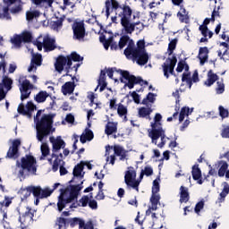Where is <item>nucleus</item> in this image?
Segmentation results:
<instances>
[{
  "instance_id": "nucleus-29",
  "label": "nucleus",
  "mask_w": 229,
  "mask_h": 229,
  "mask_svg": "<svg viewBox=\"0 0 229 229\" xmlns=\"http://www.w3.org/2000/svg\"><path fill=\"white\" fill-rule=\"evenodd\" d=\"M106 135H114V133H117V123L114 122H107L105 128Z\"/></svg>"
},
{
  "instance_id": "nucleus-14",
  "label": "nucleus",
  "mask_w": 229,
  "mask_h": 229,
  "mask_svg": "<svg viewBox=\"0 0 229 229\" xmlns=\"http://www.w3.org/2000/svg\"><path fill=\"white\" fill-rule=\"evenodd\" d=\"M110 149H114V155L116 157H120V160H126V157H128V150L124 149V148L120 145L106 146V155H110Z\"/></svg>"
},
{
  "instance_id": "nucleus-24",
  "label": "nucleus",
  "mask_w": 229,
  "mask_h": 229,
  "mask_svg": "<svg viewBox=\"0 0 229 229\" xmlns=\"http://www.w3.org/2000/svg\"><path fill=\"white\" fill-rule=\"evenodd\" d=\"M74 89H76L74 81H67L62 86L61 90L64 96H67V94H72Z\"/></svg>"
},
{
  "instance_id": "nucleus-10",
  "label": "nucleus",
  "mask_w": 229,
  "mask_h": 229,
  "mask_svg": "<svg viewBox=\"0 0 229 229\" xmlns=\"http://www.w3.org/2000/svg\"><path fill=\"white\" fill-rule=\"evenodd\" d=\"M177 62L178 59L176 58V55L168 57L165 60V63H164L162 65L165 78L169 79V74H172V76H176V73H174V67H176Z\"/></svg>"
},
{
  "instance_id": "nucleus-32",
  "label": "nucleus",
  "mask_w": 229,
  "mask_h": 229,
  "mask_svg": "<svg viewBox=\"0 0 229 229\" xmlns=\"http://www.w3.org/2000/svg\"><path fill=\"white\" fill-rule=\"evenodd\" d=\"M116 109H117V114L119 117H124L123 121H128V117L126 116L128 115V107H126L122 103H119L118 107Z\"/></svg>"
},
{
  "instance_id": "nucleus-19",
  "label": "nucleus",
  "mask_w": 229,
  "mask_h": 229,
  "mask_svg": "<svg viewBox=\"0 0 229 229\" xmlns=\"http://www.w3.org/2000/svg\"><path fill=\"white\" fill-rule=\"evenodd\" d=\"M51 157L55 158L52 164V171L53 173H56L58 171L60 165L64 164V154L58 152H52Z\"/></svg>"
},
{
  "instance_id": "nucleus-11",
  "label": "nucleus",
  "mask_w": 229,
  "mask_h": 229,
  "mask_svg": "<svg viewBox=\"0 0 229 229\" xmlns=\"http://www.w3.org/2000/svg\"><path fill=\"white\" fill-rule=\"evenodd\" d=\"M65 67V68H64ZM55 69L57 72H62L64 71V69H65V76H70L72 77V74H69L71 69V66H69V59L67 57V55H59L55 63Z\"/></svg>"
},
{
  "instance_id": "nucleus-62",
  "label": "nucleus",
  "mask_w": 229,
  "mask_h": 229,
  "mask_svg": "<svg viewBox=\"0 0 229 229\" xmlns=\"http://www.w3.org/2000/svg\"><path fill=\"white\" fill-rule=\"evenodd\" d=\"M0 71L3 75H6V60L0 61Z\"/></svg>"
},
{
  "instance_id": "nucleus-39",
  "label": "nucleus",
  "mask_w": 229,
  "mask_h": 229,
  "mask_svg": "<svg viewBox=\"0 0 229 229\" xmlns=\"http://www.w3.org/2000/svg\"><path fill=\"white\" fill-rule=\"evenodd\" d=\"M20 37H21V41L24 42V44H30V42L33 40V36L30 31H23L20 34Z\"/></svg>"
},
{
  "instance_id": "nucleus-1",
  "label": "nucleus",
  "mask_w": 229,
  "mask_h": 229,
  "mask_svg": "<svg viewBox=\"0 0 229 229\" xmlns=\"http://www.w3.org/2000/svg\"><path fill=\"white\" fill-rule=\"evenodd\" d=\"M106 15L110 17V13L115 15L111 17L114 24H119L117 19H120V24L123 28L125 33L131 35L135 31V27L140 24V21L131 22V15H133V9L127 2L121 4L119 0H106L105 3Z\"/></svg>"
},
{
  "instance_id": "nucleus-57",
  "label": "nucleus",
  "mask_w": 229,
  "mask_h": 229,
  "mask_svg": "<svg viewBox=\"0 0 229 229\" xmlns=\"http://www.w3.org/2000/svg\"><path fill=\"white\" fill-rule=\"evenodd\" d=\"M59 173L61 176H65L69 171H67V168H65V162H63V164L59 166Z\"/></svg>"
},
{
  "instance_id": "nucleus-17",
  "label": "nucleus",
  "mask_w": 229,
  "mask_h": 229,
  "mask_svg": "<svg viewBox=\"0 0 229 229\" xmlns=\"http://www.w3.org/2000/svg\"><path fill=\"white\" fill-rule=\"evenodd\" d=\"M30 191L34 198H49L53 194V191L49 189H42L40 186H30Z\"/></svg>"
},
{
  "instance_id": "nucleus-5",
  "label": "nucleus",
  "mask_w": 229,
  "mask_h": 229,
  "mask_svg": "<svg viewBox=\"0 0 229 229\" xmlns=\"http://www.w3.org/2000/svg\"><path fill=\"white\" fill-rule=\"evenodd\" d=\"M106 74H107L110 80H114V72H118L120 74V81L121 83H124V88L128 87L130 90L135 87L136 83H140V78H135V75L131 74L126 70L117 69L116 67L112 68H105Z\"/></svg>"
},
{
  "instance_id": "nucleus-60",
  "label": "nucleus",
  "mask_w": 229,
  "mask_h": 229,
  "mask_svg": "<svg viewBox=\"0 0 229 229\" xmlns=\"http://www.w3.org/2000/svg\"><path fill=\"white\" fill-rule=\"evenodd\" d=\"M145 176H151L153 174V168L151 166H145L144 170H141Z\"/></svg>"
},
{
  "instance_id": "nucleus-35",
  "label": "nucleus",
  "mask_w": 229,
  "mask_h": 229,
  "mask_svg": "<svg viewBox=\"0 0 229 229\" xmlns=\"http://www.w3.org/2000/svg\"><path fill=\"white\" fill-rule=\"evenodd\" d=\"M31 196V186L20 190V197L21 201H26Z\"/></svg>"
},
{
  "instance_id": "nucleus-45",
  "label": "nucleus",
  "mask_w": 229,
  "mask_h": 229,
  "mask_svg": "<svg viewBox=\"0 0 229 229\" xmlns=\"http://www.w3.org/2000/svg\"><path fill=\"white\" fill-rule=\"evenodd\" d=\"M160 178L155 179L152 185V194H158L160 192Z\"/></svg>"
},
{
  "instance_id": "nucleus-22",
  "label": "nucleus",
  "mask_w": 229,
  "mask_h": 229,
  "mask_svg": "<svg viewBox=\"0 0 229 229\" xmlns=\"http://www.w3.org/2000/svg\"><path fill=\"white\" fill-rule=\"evenodd\" d=\"M208 47H199L198 58L200 60V65H205L206 62H208Z\"/></svg>"
},
{
  "instance_id": "nucleus-8",
  "label": "nucleus",
  "mask_w": 229,
  "mask_h": 229,
  "mask_svg": "<svg viewBox=\"0 0 229 229\" xmlns=\"http://www.w3.org/2000/svg\"><path fill=\"white\" fill-rule=\"evenodd\" d=\"M148 137L151 139L152 144L157 146V148H164L165 146V130L162 127L150 130Z\"/></svg>"
},
{
  "instance_id": "nucleus-52",
  "label": "nucleus",
  "mask_w": 229,
  "mask_h": 229,
  "mask_svg": "<svg viewBox=\"0 0 229 229\" xmlns=\"http://www.w3.org/2000/svg\"><path fill=\"white\" fill-rule=\"evenodd\" d=\"M203 208H205V200H200L195 206V214H199Z\"/></svg>"
},
{
  "instance_id": "nucleus-21",
  "label": "nucleus",
  "mask_w": 229,
  "mask_h": 229,
  "mask_svg": "<svg viewBox=\"0 0 229 229\" xmlns=\"http://www.w3.org/2000/svg\"><path fill=\"white\" fill-rule=\"evenodd\" d=\"M42 65V55L36 54L32 55L30 64L28 68V72H31L33 71H37V67H40Z\"/></svg>"
},
{
  "instance_id": "nucleus-59",
  "label": "nucleus",
  "mask_w": 229,
  "mask_h": 229,
  "mask_svg": "<svg viewBox=\"0 0 229 229\" xmlns=\"http://www.w3.org/2000/svg\"><path fill=\"white\" fill-rule=\"evenodd\" d=\"M113 38H114V36H111L107 38L106 42L102 43L106 51H108L109 47H111Z\"/></svg>"
},
{
  "instance_id": "nucleus-25",
  "label": "nucleus",
  "mask_w": 229,
  "mask_h": 229,
  "mask_svg": "<svg viewBox=\"0 0 229 229\" xmlns=\"http://www.w3.org/2000/svg\"><path fill=\"white\" fill-rule=\"evenodd\" d=\"M12 85H13V80H12V78L8 77L7 75H3L2 82H0V88L5 89L7 92H10Z\"/></svg>"
},
{
  "instance_id": "nucleus-2",
  "label": "nucleus",
  "mask_w": 229,
  "mask_h": 229,
  "mask_svg": "<svg viewBox=\"0 0 229 229\" xmlns=\"http://www.w3.org/2000/svg\"><path fill=\"white\" fill-rule=\"evenodd\" d=\"M118 47L119 49L126 47L123 55L128 60L136 62L138 65H146L149 62V55L146 51V41L144 39L138 40L135 47V41L131 39L130 36L124 35L120 38Z\"/></svg>"
},
{
  "instance_id": "nucleus-49",
  "label": "nucleus",
  "mask_w": 229,
  "mask_h": 229,
  "mask_svg": "<svg viewBox=\"0 0 229 229\" xmlns=\"http://www.w3.org/2000/svg\"><path fill=\"white\" fill-rule=\"evenodd\" d=\"M12 205V198L5 196L3 201H0V210H3V208L5 207L8 208Z\"/></svg>"
},
{
  "instance_id": "nucleus-55",
  "label": "nucleus",
  "mask_w": 229,
  "mask_h": 229,
  "mask_svg": "<svg viewBox=\"0 0 229 229\" xmlns=\"http://www.w3.org/2000/svg\"><path fill=\"white\" fill-rule=\"evenodd\" d=\"M216 85V94H223V92H225V83H223V81H217Z\"/></svg>"
},
{
  "instance_id": "nucleus-38",
  "label": "nucleus",
  "mask_w": 229,
  "mask_h": 229,
  "mask_svg": "<svg viewBox=\"0 0 229 229\" xmlns=\"http://www.w3.org/2000/svg\"><path fill=\"white\" fill-rule=\"evenodd\" d=\"M85 167V161H81V164H78L73 168V176L79 177L81 176V173Z\"/></svg>"
},
{
  "instance_id": "nucleus-56",
  "label": "nucleus",
  "mask_w": 229,
  "mask_h": 229,
  "mask_svg": "<svg viewBox=\"0 0 229 229\" xmlns=\"http://www.w3.org/2000/svg\"><path fill=\"white\" fill-rule=\"evenodd\" d=\"M118 106L119 105H117V98L110 99V101H109V108H110V110H117Z\"/></svg>"
},
{
  "instance_id": "nucleus-58",
  "label": "nucleus",
  "mask_w": 229,
  "mask_h": 229,
  "mask_svg": "<svg viewBox=\"0 0 229 229\" xmlns=\"http://www.w3.org/2000/svg\"><path fill=\"white\" fill-rule=\"evenodd\" d=\"M222 139H229V126H225L221 131Z\"/></svg>"
},
{
  "instance_id": "nucleus-40",
  "label": "nucleus",
  "mask_w": 229,
  "mask_h": 229,
  "mask_svg": "<svg viewBox=\"0 0 229 229\" xmlns=\"http://www.w3.org/2000/svg\"><path fill=\"white\" fill-rule=\"evenodd\" d=\"M160 202V195L157 193H152L150 197V203L152 205V210H157V205Z\"/></svg>"
},
{
  "instance_id": "nucleus-61",
  "label": "nucleus",
  "mask_w": 229,
  "mask_h": 229,
  "mask_svg": "<svg viewBox=\"0 0 229 229\" xmlns=\"http://www.w3.org/2000/svg\"><path fill=\"white\" fill-rule=\"evenodd\" d=\"M184 67H185V61H183V60L179 61V63L177 64L176 72H182Z\"/></svg>"
},
{
  "instance_id": "nucleus-26",
  "label": "nucleus",
  "mask_w": 229,
  "mask_h": 229,
  "mask_svg": "<svg viewBox=\"0 0 229 229\" xmlns=\"http://www.w3.org/2000/svg\"><path fill=\"white\" fill-rule=\"evenodd\" d=\"M191 199V195L189 194V188L185 186L180 187V203H187Z\"/></svg>"
},
{
  "instance_id": "nucleus-31",
  "label": "nucleus",
  "mask_w": 229,
  "mask_h": 229,
  "mask_svg": "<svg viewBox=\"0 0 229 229\" xmlns=\"http://www.w3.org/2000/svg\"><path fill=\"white\" fill-rule=\"evenodd\" d=\"M64 21H65V15L61 16L55 21H53L51 24L52 30H54V31H59L60 30H62L64 26Z\"/></svg>"
},
{
  "instance_id": "nucleus-50",
  "label": "nucleus",
  "mask_w": 229,
  "mask_h": 229,
  "mask_svg": "<svg viewBox=\"0 0 229 229\" xmlns=\"http://www.w3.org/2000/svg\"><path fill=\"white\" fill-rule=\"evenodd\" d=\"M36 6H40L42 3H47L48 6H53V3H55V0H31Z\"/></svg>"
},
{
  "instance_id": "nucleus-42",
  "label": "nucleus",
  "mask_w": 229,
  "mask_h": 229,
  "mask_svg": "<svg viewBox=\"0 0 229 229\" xmlns=\"http://www.w3.org/2000/svg\"><path fill=\"white\" fill-rule=\"evenodd\" d=\"M11 42L15 46V47H21L22 46V38L21 35L15 34L13 38H11Z\"/></svg>"
},
{
  "instance_id": "nucleus-46",
  "label": "nucleus",
  "mask_w": 229,
  "mask_h": 229,
  "mask_svg": "<svg viewBox=\"0 0 229 229\" xmlns=\"http://www.w3.org/2000/svg\"><path fill=\"white\" fill-rule=\"evenodd\" d=\"M218 113L221 119H227L229 117V111L228 109L225 108L223 106H218Z\"/></svg>"
},
{
  "instance_id": "nucleus-18",
  "label": "nucleus",
  "mask_w": 229,
  "mask_h": 229,
  "mask_svg": "<svg viewBox=\"0 0 229 229\" xmlns=\"http://www.w3.org/2000/svg\"><path fill=\"white\" fill-rule=\"evenodd\" d=\"M21 147V140L17 139L13 141L12 147L9 148L6 157L19 158V148Z\"/></svg>"
},
{
  "instance_id": "nucleus-3",
  "label": "nucleus",
  "mask_w": 229,
  "mask_h": 229,
  "mask_svg": "<svg viewBox=\"0 0 229 229\" xmlns=\"http://www.w3.org/2000/svg\"><path fill=\"white\" fill-rule=\"evenodd\" d=\"M44 110H38L34 116L36 123L37 139L39 142H43L46 137H48L53 128V119L55 114H42ZM40 115H42L40 117Z\"/></svg>"
},
{
  "instance_id": "nucleus-16",
  "label": "nucleus",
  "mask_w": 229,
  "mask_h": 229,
  "mask_svg": "<svg viewBox=\"0 0 229 229\" xmlns=\"http://www.w3.org/2000/svg\"><path fill=\"white\" fill-rule=\"evenodd\" d=\"M49 141L52 144V153H61L60 149H64L67 146L62 136H57L56 138L52 136L49 138Z\"/></svg>"
},
{
  "instance_id": "nucleus-37",
  "label": "nucleus",
  "mask_w": 229,
  "mask_h": 229,
  "mask_svg": "<svg viewBox=\"0 0 229 229\" xmlns=\"http://www.w3.org/2000/svg\"><path fill=\"white\" fill-rule=\"evenodd\" d=\"M154 121L155 123H151V130H158V128H162V123H160V121H162V114L157 113Z\"/></svg>"
},
{
  "instance_id": "nucleus-51",
  "label": "nucleus",
  "mask_w": 229,
  "mask_h": 229,
  "mask_svg": "<svg viewBox=\"0 0 229 229\" xmlns=\"http://www.w3.org/2000/svg\"><path fill=\"white\" fill-rule=\"evenodd\" d=\"M137 92H140V89H137L136 91H132L131 93V96L134 103H136V105H139L140 103V96Z\"/></svg>"
},
{
  "instance_id": "nucleus-13",
  "label": "nucleus",
  "mask_w": 229,
  "mask_h": 229,
  "mask_svg": "<svg viewBox=\"0 0 229 229\" xmlns=\"http://www.w3.org/2000/svg\"><path fill=\"white\" fill-rule=\"evenodd\" d=\"M35 110H37V106H35L31 101L27 102L26 106L21 103L17 108L18 114H21V115H26L29 119L33 117V112H35Z\"/></svg>"
},
{
  "instance_id": "nucleus-12",
  "label": "nucleus",
  "mask_w": 229,
  "mask_h": 229,
  "mask_svg": "<svg viewBox=\"0 0 229 229\" xmlns=\"http://www.w3.org/2000/svg\"><path fill=\"white\" fill-rule=\"evenodd\" d=\"M33 217H35L33 209H31V208L30 207H27L26 211L19 216V221L21 222V228L26 229V226H30V225L33 223Z\"/></svg>"
},
{
  "instance_id": "nucleus-53",
  "label": "nucleus",
  "mask_w": 229,
  "mask_h": 229,
  "mask_svg": "<svg viewBox=\"0 0 229 229\" xmlns=\"http://www.w3.org/2000/svg\"><path fill=\"white\" fill-rule=\"evenodd\" d=\"M0 19H12V16H10V8L8 6L4 7V13H0Z\"/></svg>"
},
{
  "instance_id": "nucleus-64",
  "label": "nucleus",
  "mask_w": 229,
  "mask_h": 229,
  "mask_svg": "<svg viewBox=\"0 0 229 229\" xmlns=\"http://www.w3.org/2000/svg\"><path fill=\"white\" fill-rule=\"evenodd\" d=\"M192 110L194 108H189L188 106L182 107L181 113L183 114L184 115H189L190 114H192Z\"/></svg>"
},
{
  "instance_id": "nucleus-27",
  "label": "nucleus",
  "mask_w": 229,
  "mask_h": 229,
  "mask_svg": "<svg viewBox=\"0 0 229 229\" xmlns=\"http://www.w3.org/2000/svg\"><path fill=\"white\" fill-rule=\"evenodd\" d=\"M153 113V109L151 107H140L138 111V115L141 119H149L151 120V114Z\"/></svg>"
},
{
  "instance_id": "nucleus-33",
  "label": "nucleus",
  "mask_w": 229,
  "mask_h": 229,
  "mask_svg": "<svg viewBox=\"0 0 229 229\" xmlns=\"http://www.w3.org/2000/svg\"><path fill=\"white\" fill-rule=\"evenodd\" d=\"M48 98L49 93H47V91L41 90L34 97V100L36 103H45L46 99Z\"/></svg>"
},
{
  "instance_id": "nucleus-6",
  "label": "nucleus",
  "mask_w": 229,
  "mask_h": 229,
  "mask_svg": "<svg viewBox=\"0 0 229 229\" xmlns=\"http://www.w3.org/2000/svg\"><path fill=\"white\" fill-rule=\"evenodd\" d=\"M35 164H37V159L31 155H26L25 157H21V162L17 161L16 163L17 167L21 168L19 171V176H21V178H26L25 171H27V173L36 174L37 166Z\"/></svg>"
},
{
  "instance_id": "nucleus-9",
  "label": "nucleus",
  "mask_w": 229,
  "mask_h": 229,
  "mask_svg": "<svg viewBox=\"0 0 229 229\" xmlns=\"http://www.w3.org/2000/svg\"><path fill=\"white\" fill-rule=\"evenodd\" d=\"M72 30L73 31L74 40H84L85 36L87 35V30H85V21H73Z\"/></svg>"
},
{
  "instance_id": "nucleus-54",
  "label": "nucleus",
  "mask_w": 229,
  "mask_h": 229,
  "mask_svg": "<svg viewBox=\"0 0 229 229\" xmlns=\"http://www.w3.org/2000/svg\"><path fill=\"white\" fill-rule=\"evenodd\" d=\"M90 201V198H89L88 195H83L81 197V199L79 200V203L81 205V207H87V205H89V202Z\"/></svg>"
},
{
  "instance_id": "nucleus-15",
  "label": "nucleus",
  "mask_w": 229,
  "mask_h": 229,
  "mask_svg": "<svg viewBox=\"0 0 229 229\" xmlns=\"http://www.w3.org/2000/svg\"><path fill=\"white\" fill-rule=\"evenodd\" d=\"M31 89H33V84H31L29 80H24L20 88L21 101L30 99V96H31Z\"/></svg>"
},
{
  "instance_id": "nucleus-7",
  "label": "nucleus",
  "mask_w": 229,
  "mask_h": 229,
  "mask_svg": "<svg viewBox=\"0 0 229 229\" xmlns=\"http://www.w3.org/2000/svg\"><path fill=\"white\" fill-rule=\"evenodd\" d=\"M129 170L125 172L124 182L127 185V189H134L137 192H139V185H140V182L144 178V173L141 171L140 174V178L137 179V172L133 170L132 166L128 167Z\"/></svg>"
},
{
  "instance_id": "nucleus-23",
  "label": "nucleus",
  "mask_w": 229,
  "mask_h": 229,
  "mask_svg": "<svg viewBox=\"0 0 229 229\" xmlns=\"http://www.w3.org/2000/svg\"><path fill=\"white\" fill-rule=\"evenodd\" d=\"M192 178L195 182H198L199 185H203V179H201V169L199 165H194L191 171Z\"/></svg>"
},
{
  "instance_id": "nucleus-20",
  "label": "nucleus",
  "mask_w": 229,
  "mask_h": 229,
  "mask_svg": "<svg viewBox=\"0 0 229 229\" xmlns=\"http://www.w3.org/2000/svg\"><path fill=\"white\" fill-rule=\"evenodd\" d=\"M43 43H44V51L46 53H49L56 49V40L55 38H52L49 36H47L43 38Z\"/></svg>"
},
{
  "instance_id": "nucleus-41",
  "label": "nucleus",
  "mask_w": 229,
  "mask_h": 229,
  "mask_svg": "<svg viewBox=\"0 0 229 229\" xmlns=\"http://www.w3.org/2000/svg\"><path fill=\"white\" fill-rule=\"evenodd\" d=\"M50 153V149H49V146L47 145V143H42L41 145V157L40 160H44V158H46V157H48Z\"/></svg>"
},
{
  "instance_id": "nucleus-4",
  "label": "nucleus",
  "mask_w": 229,
  "mask_h": 229,
  "mask_svg": "<svg viewBox=\"0 0 229 229\" xmlns=\"http://www.w3.org/2000/svg\"><path fill=\"white\" fill-rule=\"evenodd\" d=\"M83 182L81 184L72 185L69 187L60 189V195L58 196L57 208L60 212L64 210L67 204L72 203L75 199H78L80 191L83 189Z\"/></svg>"
},
{
  "instance_id": "nucleus-28",
  "label": "nucleus",
  "mask_w": 229,
  "mask_h": 229,
  "mask_svg": "<svg viewBox=\"0 0 229 229\" xmlns=\"http://www.w3.org/2000/svg\"><path fill=\"white\" fill-rule=\"evenodd\" d=\"M219 80V76L217 74L214 73L212 70H209L208 72V80L205 81V85L207 87H212Z\"/></svg>"
},
{
  "instance_id": "nucleus-34",
  "label": "nucleus",
  "mask_w": 229,
  "mask_h": 229,
  "mask_svg": "<svg viewBox=\"0 0 229 229\" xmlns=\"http://www.w3.org/2000/svg\"><path fill=\"white\" fill-rule=\"evenodd\" d=\"M229 194V185L228 182H224V188L222 190V192L219 194V198L216 201V203H223V201H225V199L226 198V196H228Z\"/></svg>"
},
{
  "instance_id": "nucleus-44",
  "label": "nucleus",
  "mask_w": 229,
  "mask_h": 229,
  "mask_svg": "<svg viewBox=\"0 0 229 229\" xmlns=\"http://www.w3.org/2000/svg\"><path fill=\"white\" fill-rule=\"evenodd\" d=\"M40 17V12L39 11H31L26 13V19L27 21H33V19H37Z\"/></svg>"
},
{
  "instance_id": "nucleus-63",
  "label": "nucleus",
  "mask_w": 229,
  "mask_h": 229,
  "mask_svg": "<svg viewBox=\"0 0 229 229\" xmlns=\"http://www.w3.org/2000/svg\"><path fill=\"white\" fill-rule=\"evenodd\" d=\"M98 81H106V70H101Z\"/></svg>"
},
{
  "instance_id": "nucleus-48",
  "label": "nucleus",
  "mask_w": 229,
  "mask_h": 229,
  "mask_svg": "<svg viewBox=\"0 0 229 229\" xmlns=\"http://www.w3.org/2000/svg\"><path fill=\"white\" fill-rule=\"evenodd\" d=\"M155 94L152 92H149L145 98H143L141 105H148V103H155Z\"/></svg>"
},
{
  "instance_id": "nucleus-36",
  "label": "nucleus",
  "mask_w": 229,
  "mask_h": 229,
  "mask_svg": "<svg viewBox=\"0 0 229 229\" xmlns=\"http://www.w3.org/2000/svg\"><path fill=\"white\" fill-rule=\"evenodd\" d=\"M218 165H220V168L218 169V176H220V178H223L226 171H228V163L226 161L220 160L218 161Z\"/></svg>"
},
{
  "instance_id": "nucleus-30",
  "label": "nucleus",
  "mask_w": 229,
  "mask_h": 229,
  "mask_svg": "<svg viewBox=\"0 0 229 229\" xmlns=\"http://www.w3.org/2000/svg\"><path fill=\"white\" fill-rule=\"evenodd\" d=\"M68 58V67H72V62H82L83 57L76 52H72L71 55H66Z\"/></svg>"
},
{
  "instance_id": "nucleus-47",
  "label": "nucleus",
  "mask_w": 229,
  "mask_h": 229,
  "mask_svg": "<svg viewBox=\"0 0 229 229\" xmlns=\"http://www.w3.org/2000/svg\"><path fill=\"white\" fill-rule=\"evenodd\" d=\"M177 17L180 22H184V24H189V21H191L189 14H183L182 12L177 13Z\"/></svg>"
},
{
  "instance_id": "nucleus-43",
  "label": "nucleus",
  "mask_w": 229,
  "mask_h": 229,
  "mask_svg": "<svg viewBox=\"0 0 229 229\" xmlns=\"http://www.w3.org/2000/svg\"><path fill=\"white\" fill-rule=\"evenodd\" d=\"M178 44V39L177 38H174L170 41V43L168 44V55L169 56H171V55H173V53H174V49H176V45Z\"/></svg>"
}]
</instances>
